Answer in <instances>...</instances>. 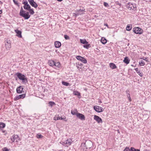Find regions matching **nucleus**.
Instances as JSON below:
<instances>
[{
  "label": "nucleus",
  "mask_w": 151,
  "mask_h": 151,
  "mask_svg": "<svg viewBox=\"0 0 151 151\" xmlns=\"http://www.w3.org/2000/svg\"><path fill=\"white\" fill-rule=\"evenodd\" d=\"M15 75L20 80L22 81L23 83H26L28 82L27 78L24 75L20 73H17L15 74Z\"/></svg>",
  "instance_id": "f257e3e1"
},
{
  "label": "nucleus",
  "mask_w": 151,
  "mask_h": 151,
  "mask_svg": "<svg viewBox=\"0 0 151 151\" xmlns=\"http://www.w3.org/2000/svg\"><path fill=\"white\" fill-rule=\"evenodd\" d=\"M133 31L134 33L137 34H142L143 32V30L139 27L134 28Z\"/></svg>",
  "instance_id": "f03ea898"
},
{
  "label": "nucleus",
  "mask_w": 151,
  "mask_h": 151,
  "mask_svg": "<svg viewBox=\"0 0 151 151\" xmlns=\"http://www.w3.org/2000/svg\"><path fill=\"white\" fill-rule=\"evenodd\" d=\"M20 16L23 17L25 19H28L30 17L28 12H24L19 15Z\"/></svg>",
  "instance_id": "7ed1b4c3"
},
{
  "label": "nucleus",
  "mask_w": 151,
  "mask_h": 151,
  "mask_svg": "<svg viewBox=\"0 0 151 151\" xmlns=\"http://www.w3.org/2000/svg\"><path fill=\"white\" fill-rule=\"evenodd\" d=\"M22 4L24 5L23 7L25 9L28 10L31 8L30 6L28 4V2L26 0V1H23Z\"/></svg>",
  "instance_id": "20e7f679"
},
{
  "label": "nucleus",
  "mask_w": 151,
  "mask_h": 151,
  "mask_svg": "<svg viewBox=\"0 0 151 151\" xmlns=\"http://www.w3.org/2000/svg\"><path fill=\"white\" fill-rule=\"evenodd\" d=\"M95 110L99 113L102 112L104 110V109L101 107L98 106H95L93 107Z\"/></svg>",
  "instance_id": "39448f33"
},
{
  "label": "nucleus",
  "mask_w": 151,
  "mask_h": 151,
  "mask_svg": "<svg viewBox=\"0 0 151 151\" xmlns=\"http://www.w3.org/2000/svg\"><path fill=\"white\" fill-rule=\"evenodd\" d=\"M84 144L87 149L91 148L93 145L92 142L90 140L86 141Z\"/></svg>",
  "instance_id": "423d86ee"
},
{
  "label": "nucleus",
  "mask_w": 151,
  "mask_h": 151,
  "mask_svg": "<svg viewBox=\"0 0 151 151\" xmlns=\"http://www.w3.org/2000/svg\"><path fill=\"white\" fill-rule=\"evenodd\" d=\"M53 119L55 120H64L65 121H67V119H66V117L64 116L63 117H60L58 115V116L55 115L53 118Z\"/></svg>",
  "instance_id": "0eeeda50"
},
{
  "label": "nucleus",
  "mask_w": 151,
  "mask_h": 151,
  "mask_svg": "<svg viewBox=\"0 0 151 151\" xmlns=\"http://www.w3.org/2000/svg\"><path fill=\"white\" fill-rule=\"evenodd\" d=\"M76 58L81 61L84 63H86L87 62V60L83 57L80 56H77L76 57Z\"/></svg>",
  "instance_id": "6e6552de"
},
{
  "label": "nucleus",
  "mask_w": 151,
  "mask_h": 151,
  "mask_svg": "<svg viewBox=\"0 0 151 151\" xmlns=\"http://www.w3.org/2000/svg\"><path fill=\"white\" fill-rule=\"evenodd\" d=\"M76 116L78 118L82 121L85 120V119L84 115L82 114L77 113Z\"/></svg>",
  "instance_id": "1a4fd4ad"
},
{
  "label": "nucleus",
  "mask_w": 151,
  "mask_h": 151,
  "mask_svg": "<svg viewBox=\"0 0 151 151\" xmlns=\"http://www.w3.org/2000/svg\"><path fill=\"white\" fill-rule=\"evenodd\" d=\"M30 4L33 7L36 8L38 5L37 3L34 1V0H28Z\"/></svg>",
  "instance_id": "9d476101"
},
{
  "label": "nucleus",
  "mask_w": 151,
  "mask_h": 151,
  "mask_svg": "<svg viewBox=\"0 0 151 151\" xmlns=\"http://www.w3.org/2000/svg\"><path fill=\"white\" fill-rule=\"evenodd\" d=\"M94 119L99 123H102V121L101 119L97 116L96 115H94Z\"/></svg>",
  "instance_id": "9b49d317"
},
{
  "label": "nucleus",
  "mask_w": 151,
  "mask_h": 151,
  "mask_svg": "<svg viewBox=\"0 0 151 151\" xmlns=\"http://www.w3.org/2000/svg\"><path fill=\"white\" fill-rule=\"evenodd\" d=\"M5 46L6 49L7 50H9L11 48V42L10 41H6V42L5 43Z\"/></svg>",
  "instance_id": "f8f14e48"
},
{
  "label": "nucleus",
  "mask_w": 151,
  "mask_h": 151,
  "mask_svg": "<svg viewBox=\"0 0 151 151\" xmlns=\"http://www.w3.org/2000/svg\"><path fill=\"white\" fill-rule=\"evenodd\" d=\"M25 96V94H24L19 95L18 96H16L14 98V100L15 101L17 100L20 99H22L24 98Z\"/></svg>",
  "instance_id": "ddd939ff"
},
{
  "label": "nucleus",
  "mask_w": 151,
  "mask_h": 151,
  "mask_svg": "<svg viewBox=\"0 0 151 151\" xmlns=\"http://www.w3.org/2000/svg\"><path fill=\"white\" fill-rule=\"evenodd\" d=\"M126 6L127 8L129 9L130 10L133 9L134 8L133 4L130 2H128L126 5Z\"/></svg>",
  "instance_id": "4468645a"
},
{
  "label": "nucleus",
  "mask_w": 151,
  "mask_h": 151,
  "mask_svg": "<svg viewBox=\"0 0 151 151\" xmlns=\"http://www.w3.org/2000/svg\"><path fill=\"white\" fill-rule=\"evenodd\" d=\"M23 89V88H22V86H19V87H18L16 89L17 92L18 93H22Z\"/></svg>",
  "instance_id": "2eb2a0df"
},
{
  "label": "nucleus",
  "mask_w": 151,
  "mask_h": 151,
  "mask_svg": "<svg viewBox=\"0 0 151 151\" xmlns=\"http://www.w3.org/2000/svg\"><path fill=\"white\" fill-rule=\"evenodd\" d=\"M55 46L56 48H59L61 46V42L58 41H56L54 43Z\"/></svg>",
  "instance_id": "dca6fc26"
},
{
  "label": "nucleus",
  "mask_w": 151,
  "mask_h": 151,
  "mask_svg": "<svg viewBox=\"0 0 151 151\" xmlns=\"http://www.w3.org/2000/svg\"><path fill=\"white\" fill-rule=\"evenodd\" d=\"M15 32L17 34V36L21 38L22 36L21 35L22 32L21 31L17 29L16 30Z\"/></svg>",
  "instance_id": "f3484780"
},
{
  "label": "nucleus",
  "mask_w": 151,
  "mask_h": 151,
  "mask_svg": "<svg viewBox=\"0 0 151 151\" xmlns=\"http://www.w3.org/2000/svg\"><path fill=\"white\" fill-rule=\"evenodd\" d=\"M48 63L49 65L52 67H54V65H55V61L52 60H50L48 61Z\"/></svg>",
  "instance_id": "a211bd4d"
},
{
  "label": "nucleus",
  "mask_w": 151,
  "mask_h": 151,
  "mask_svg": "<svg viewBox=\"0 0 151 151\" xmlns=\"http://www.w3.org/2000/svg\"><path fill=\"white\" fill-rule=\"evenodd\" d=\"M130 60L127 57H125L123 60V62L126 64H127L129 63Z\"/></svg>",
  "instance_id": "6ab92c4d"
},
{
  "label": "nucleus",
  "mask_w": 151,
  "mask_h": 151,
  "mask_svg": "<svg viewBox=\"0 0 151 151\" xmlns=\"http://www.w3.org/2000/svg\"><path fill=\"white\" fill-rule=\"evenodd\" d=\"M110 67L112 69H114L116 68V65L112 63H111L109 64Z\"/></svg>",
  "instance_id": "aec40b11"
},
{
  "label": "nucleus",
  "mask_w": 151,
  "mask_h": 151,
  "mask_svg": "<svg viewBox=\"0 0 151 151\" xmlns=\"http://www.w3.org/2000/svg\"><path fill=\"white\" fill-rule=\"evenodd\" d=\"M18 138V136L17 135H14L12 138H11V140L12 142H14L15 139Z\"/></svg>",
  "instance_id": "412c9836"
},
{
  "label": "nucleus",
  "mask_w": 151,
  "mask_h": 151,
  "mask_svg": "<svg viewBox=\"0 0 151 151\" xmlns=\"http://www.w3.org/2000/svg\"><path fill=\"white\" fill-rule=\"evenodd\" d=\"M76 11L78 13H81L80 15L83 14V12H85V9H77Z\"/></svg>",
  "instance_id": "4be33fe9"
},
{
  "label": "nucleus",
  "mask_w": 151,
  "mask_h": 151,
  "mask_svg": "<svg viewBox=\"0 0 151 151\" xmlns=\"http://www.w3.org/2000/svg\"><path fill=\"white\" fill-rule=\"evenodd\" d=\"M101 42L103 44H105L107 42L106 40L104 37H102L101 40Z\"/></svg>",
  "instance_id": "5701e85b"
},
{
  "label": "nucleus",
  "mask_w": 151,
  "mask_h": 151,
  "mask_svg": "<svg viewBox=\"0 0 151 151\" xmlns=\"http://www.w3.org/2000/svg\"><path fill=\"white\" fill-rule=\"evenodd\" d=\"M72 140L70 139H67L65 143V144L68 145H70L72 143Z\"/></svg>",
  "instance_id": "b1692460"
},
{
  "label": "nucleus",
  "mask_w": 151,
  "mask_h": 151,
  "mask_svg": "<svg viewBox=\"0 0 151 151\" xmlns=\"http://www.w3.org/2000/svg\"><path fill=\"white\" fill-rule=\"evenodd\" d=\"M80 42L81 43L83 44H87L88 43V42H87L86 40L85 39H81L80 40Z\"/></svg>",
  "instance_id": "393cba45"
},
{
  "label": "nucleus",
  "mask_w": 151,
  "mask_h": 151,
  "mask_svg": "<svg viewBox=\"0 0 151 151\" xmlns=\"http://www.w3.org/2000/svg\"><path fill=\"white\" fill-rule=\"evenodd\" d=\"M5 127V123L0 122V129L4 128Z\"/></svg>",
  "instance_id": "a878e982"
},
{
  "label": "nucleus",
  "mask_w": 151,
  "mask_h": 151,
  "mask_svg": "<svg viewBox=\"0 0 151 151\" xmlns=\"http://www.w3.org/2000/svg\"><path fill=\"white\" fill-rule=\"evenodd\" d=\"M60 66V64L59 62H57V63H56L55 62V65H54V67L59 68Z\"/></svg>",
  "instance_id": "bb28decb"
},
{
  "label": "nucleus",
  "mask_w": 151,
  "mask_h": 151,
  "mask_svg": "<svg viewBox=\"0 0 151 151\" xmlns=\"http://www.w3.org/2000/svg\"><path fill=\"white\" fill-rule=\"evenodd\" d=\"M73 94L75 95L78 96H81V93L78 91H75L73 92Z\"/></svg>",
  "instance_id": "cd10ccee"
},
{
  "label": "nucleus",
  "mask_w": 151,
  "mask_h": 151,
  "mask_svg": "<svg viewBox=\"0 0 151 151\" xmlns=\"http://www.w3.org/2000/svg\"><path fill=\"white\" fill-rule=\"evenodd\" d=\"M132 28V27L130 25L128 24L126 27V30L127 31L130 30Z\"/></svg>",
  "instance_id": "c85d7f7f"
},
{
  "label": "nucleus",
  "mask_w": 151,
  "mask_h": 151,
  "mask_svg": "<svg viewBox=\"0 0 151 151\" xmlns=\"http://www.w3.org/2000/svg\"><path fill=\"white\" fill-rule=\"evenodd\" d=\"M28 11H29L31 14L33 15L34 13V11L33 9H31L30 8Z\"/></svg>",
  "instance_id": "c756f323"
},
{
  "label": "nucleus",
  "mask_w": 151,
  "mask_h": 151,
  "mask_svg": "<svg viewBox=\"0 0 151 151\" xmlns=\"http://www.w3.org/2000/svg\"><path fill=\"white\" fill-rule=\"evenodd\" d=\"M49 106L52 107L53 105H55V103L53 101H50L49 102Z\"/></svg>",
  "instance_id": "7c9ffc66"
},
{
  "label": "nucleus",
  "mask_w": 151,
  "mask_h": 151,
  "mask_svg": "<svg viewBox=\"0 0 151 151\" xmlns=\"http://www.w3.org/2000/svg\"><path fill=\"white\" fill-rule=\"evenodd\" d=\"M126 92L127 94V96L128 97V98L129 99V101H131V98L130 97V94H129V93H128V92H129V91H128L127 90Z\"/></svg>",
  "instance_id": "2f4dec72"
},
{
  "label": "nucleus",
  "mask_w": 151,
  "mask_h": 151,
  "mask_svg": "<svg viewBox=\"0 0 151 151\" xmlns=\"http://www.w3.org/2000/svg\"><path fill=\"white\" fill-rule=\"evenodd\" d=\"M62 83L63 85L66 86H68L69 84V83H68L65 82V81H62Z\"/></svg>",
  "instance_id": "473e14b6"
},
{
  "label": "nucleus",
  "mask_w": 151,
  "mask_h": 151,
  "mask_svg": "<svg viewBox=\"0 0 151 151\" xmlns=\"http://www.w3.org/2000/svg\"><path fill=\"white\" fill-rule=\"evenodd\" d=\"M139 65L141 66H144L145 65V63L142 60H141L139 63Z\"/></svg>",
  "instance_id": "72a5a7b5"
},
{
  "label": "nucleus",
  "mask_w": 151,
  "mask_h": 151,
  "mask_svg": "<svg viewBox=\"0 0 151 151\" xmlns=\"http://www.w3.org/2000/svg\"><path fill=\"white\" fill-rule=\"evenodd\" d=\"M131 151H140V150L138 149H135L133 147H131Z\"/></svg>",
  "instance_id": "f704fd0d"
},
{
  "label": "nucleus",
  "mask_w": 151,
  "mask_h": 151,
  "mask_svg": "<svg viewBox=\"0 0 151 151\" xmlns=\"http://www.w3.org/2000/svg\"><path fill=\"white\" fill-rule=\"evenodd\" d=\"M26 12L25 11H24V10H23L22 7L21 8V9H20V12H19V15H20L21 14V13L22 14V13H23L24 12Z\"/></svg>",
  "instance_id": "c9c22d12"
},
{
  "label": "nucleus",
  "mask_w": 151,
  "mask_h": 151,
  "mask_svg": "<svg viewBox=\"0 0 151 151\" xmlns=\"http://www.w3.org/2000/svg\"><path fill=\"white\" fill-rule=\"evenodd\" d=\"M36 137L37 138H41L43 137V136L41 134H37Z\"/></svg>",
  "instance_id": "e433bc0d"
},
{
  "label": "nucleus",
  "mask_w": 151,
  "mask_h": 151,
  "mask_svg": "<svg viewBox=\"0 0 151 151\" xmlns=\"http://www.w3.org/2000/svg\"><path fill=\"white\" fill-rule=\"evenodd\" d=\"M13 1L14 3V4L15 5H17L18 6H19V3L17 2V1H16L15 0H13Z\"/></svg>",
  "instance_id": "4c0bfd02"
},
{
  "label": "nucleus",
  "mask_w": 151,
  "mask_h": 151,
  "mask_svg": "<svg viewBox=\"0 0 151 151\" xmlns=\"http://www.w3.org/2000/svg\"><path fill=\"white\" fill-rule=\"evenodd\" d=\"M89 44H87L86 45H84L83 47L84 48H86V49H88V48L90 46Z\"/></svg>",
  "instance_id": "58836bf2"
},
{
  "label": "nucleus",
  "mask_w": 151,
  "mask_h": 151,
  "mask_svg": "<svg viewBox=\"0 0 151 151\" xmlns=\"http://www.w3.org/2000/svg\"><path fill=\"white\" fill-rule=\"evenodd\" d=\"M124 151H131V148L129 149L128 147H126V148L124 150Z\"/></svg>",
  "instance_id": "ea45409f"
},
{
  "label": "nucleus",
  "mask_w": 151,
  "mask_h": 151,
  "mask_svg": "<svg viewBox=\"0 0 151 151\" xmlns=\"http://www.w3.org/2000/svg\"><path fill=\"white\" fill-rule=\"evenodd\" d=\"M104 6H105L106 7H108L109 6V5L106 2H104Z\"/></svg>",
  "instance_id": "a19ab883"
},
{
  "label": "nucleus",
  "mask_w": 151,
  "mask_h": 151,
  "mask_svg": "<svg viewBox=\"0 0 151 151\" xmlns=\"http://www.w3.org/2000/svg\"><path fill=\"white\" fill-rule=\"evenodd\" d=\"M64 37L66 40H68L70 38L67 35H64Z\"/></svg>",
  "instance_id": "79ce46f5"
},
{
  "label": "nucleus",
  "mask_w": 151,
  "mask_h": 151,
  "mask_svg": "<svg viewBox=\"0 0 151 151\" xmlns=\"http://www.w3.org/2000/svg\"><path fill=\"white\" fill-rule=\"evenodd\" d=\"M141 77H142L143 76V74L142 72H141L140 71L137 73Z\"/></svg>",
  "instance_id": "37998d69"
},
{
  "label": "nucleus",
  "mask_w": 151,
  "mask_h": 151,
  "mask_svg": "<svg viewBox=\"0 0 151 151\" xmlns=\"http://www.w3.org/2000/svg\"><path fill=\"white\" fill-rule=\"evenodd\" d=\"M142 59L145 60L146 62H149V61L148 59H147V58L146 57H143L142 58Z\"/></svg>",
  "instance_id": "c03bdc74"
},
{
  "label": "nucleus",
  "mask_w": 151,
  "mask_h": 151,
  "mask_svg": "<svg viewBox=\"0 0 151 151\" xmlns=\"http://www.w3.org/2000/svg\"><path fill=\"white\" fill-rule=\"evenodd\" d=\"M2 151H9V150L6 147H4L2 149Z\"/></svg>",
  "instance_id": "a18cd8bd"
},
{
  "label": "nucleus",
  "mask_w": 151,
  "mask_h": 151,
  "mask_svg": "<svg viewBox=\"0 0 151 151\" xmlns=\"http://www.w3.org/2000/svg\"><path fill=\"white\" fill-rule=\"evenodd\" d=\"M71 113L73 115H76V116L77 113H76L75 111H71Z\"/></svg>",
  "instance_id": "49530a36"
},
{
  "label": "nucleus",
  "mask_w": 151,
  "mask_h": 151,
  "mask_svg": "<svg viewBox=\"0 0 151 151\" xmlns=\"http://www.w3.org/2000/svg\"><path fill=\"white\" fill-rule=\"evenodd\" d=\"M134 70L137 73H138V72L140 71V70H138V69L137 68H135Z\"/></svg>",
  "instance_id": "de8ad7c7"
},
{
  "label": "nucleus",
  "mask_w": 151,
  "mask_h": 151,
  "mask_svg": "<svg viewBox=\"0 0 151 151\" xmlns=\"http://www.w3.org/2000/svg\"><path fill=\"white\" fill-rule=\"evenodd\" d=\"M81 13H78H78H76L75 14V15L76 16L79 15H80Z\"/></svg>",
  "instance_id": "09e8293b"
},
{
  "label": "nucleus",
  "mask_w": 151,
  "mask_h": 151,
  "mask_svg": "<svg viewBox=\"0 0 151 151\" xmlns=\"http://www.w3.org/2000/svg\"><path fill=\"white\" fill-rule=\"evenodd\" d=\"M104 25L106 26H107L108 27V28H109L107 24V23L104 24Z\"/></svg>",
  "instance_id": "8fccbe9b"
},
{
  "label": "nucleus",
  "mask_w": 151,
  "mask_h": 151,
  "mask_svg": "<svg viewBox=\"0 0 151 151\" xmlns=\"http://www.w3.org/2000/svg\"><path fill=\"white\" fill-rule=\"evenodd\" d=\"M118 4L120 6H121V4L120 3H118V4Z\"/></svg>",
  "instance_id": "3c124183"
},
{
  "label": "nucleus",
  "mask_w": 151,
  "mask_h": 151,
  "mask_svg": "<svg viewBox=\"0 0 151 151\" xmlns=\"http://www.w3.org/2000/svg\"><path fill=\"white\" fill-rule=\"evenodd\" d=\"M2 13V10H0V14H1Z\"/></svg>",
  "instance_id": "603ef678"
},
{
  "label": "nucleus",
  "mask_w": 151,
  "mask_h": 151,
  "mask_svg": "<svg viewBox=\"0 0 151 151\" xmlns=\"http://www.w3.org/2000/svg\"><path fill=\"white\" fill-rule=\"evenodd\" d=\"M58 1L61 2L63 0H57Z\"/></svg>",
  "instance_id": "864d4df0"
},
{
  "label": "nucleus",
  "mask_w": 151,
  "mask_h": 151,
  "mask_svg": "<svg viewBox=\"0 0 151 151\" xmlns=\"http://www.w3.org/2000/svg\"><path fill=\"white\" fill-rule=\"evenodd\" d=\"M99 102L100 103H102V102H101V101L100 100V101H99Z\"/></svg>",
  "instance_id": "5fc2aeb1"
},
{
  "label": "nucleus",
  "mask_w": 151,
  "mask_h": 151,
  "mask_svg": "<svg viewBox=\"0 0 151 151\" xmlns=\"http://www.w3.org/2000/svg\"><path fill=\"white\" fill-rule=\"evenodd\" d=\"M17 78H16V81H17Z\"/></svg>",
  "instance_id": "6e6d98bb"
},
{
  "label": "nucleus",
  "mask_w": 151,
  "mask_h": 151,
  "mask_svg": "<svg viewBox=\"0 0 151 151\" xmlns=\"http://www.w3.org/2000/svg\"><path fill=\"white\" fill-rule=\"evenodd\" d=\"M82 65L81 64H80L79 65Z\"/></svg>",
  "instance_id": "4d7b16f0"
}]
</instances>
